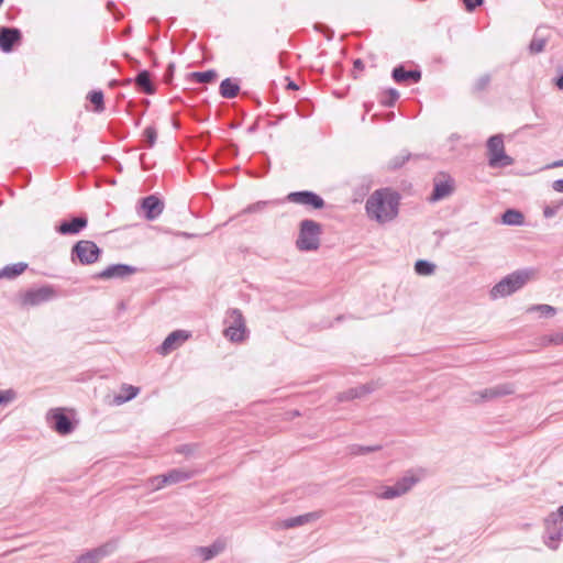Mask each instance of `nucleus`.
Masks as SVG:
<instances>
[{
  "label": "nucleus",
  "mask_w": 563,
  "mask_h": 563,
  "mask_svg": "<svg viewBox=\"0 0 563 563\" xmlns=\"http://www.w3.org/2000/svg\"><path fill=\"white\" fill-rule=\"evenodd\" d=\"M401 196L390 188L375 190L365 202L367 216L378 223H386L397 218Z\"/></svg>",
  "instance_id": "obj_1"
},
{
  "label": "nucleus",
  "mask_w": 563,
  "mask_h": 563,
  "mask_svg": "<svg viewBox=\"0 0 563 563\" xmlns=\"http://www.w3.org/2000/svg\"><path fill=\"white\" fill-rule=\"evenodd\" d=\"M534 273L536 271L533 268H523L508 274L493 286L489 291L490 297L497 299L515 294L525 287Z\"/></svg>",
  "instance_id": "obj_2"
},
{
  "label": "nucleus",
  "mask_w": 563,
  "mask_h": 563,
  "mask_svg": "<svg viewBox=\"0 0 563 563\" xmlns=\"http://www.w3.org/2000/svg\"><path fill=\"white\" fill-rule=\"evenodd\" d=\"M298 229L296 247L301 252L317 251L320 247L322 225L312 219H303Z\"/></svg>",
  "instance_id": "obj_3"
},
{
  "label": "nucleus",
  "mask_w": 563,
  "mask_h": 563,
  "mask_svg": "<svg viewBox=\"0 0 563 563\" xmlns=\"http://www.w3.org/2000/svg\"><path fill=\"white\" fill-rule=\"evenodd\" d=\"M101 255L102 249L90 240H79L70 250L71 262L80 265L95 264L100 260Z\"/></svg>",
  "instance_id": "obj_4"
},
{
  "label": "nucleus",
  "mask_w": 563,
  "mask_h": 563,
  "mask_svg": "<svg viewBox=\"0 0 563 563\" xmlns=\"http://www.w3.org/2000/svg\"><path fill=\"white\" fill-rule=\"evenodd\" d=\"M224 323L227 327L223 333L231 342H243L249 336L245 318L240 309H229Z\"/></svg>",
  "instance_id": "obj_5"
},
{
  "label": "nucleus",
  "mask_w": 563,
  "mask_h": 563,
  "mask_svg": "<svg viewBox=\"0 0 563 563\" xmlns=\"http://www.w3.org/2000/svg\"><path fill=\"white\" fill-rule=\"evenodd\" d=\"M22 307H36L57 297L53 285H43L38 288H29L19 295Z\"/></svg>",
  "instance_id": "obj_6"
},
{
  "label": "nucleus",
  "mask_w": 563,
  "mask_h": 563,
  "mask_svg": "<svg viewBox=\"0 0 563 563\" xmlns=\"http://www.w3.org/2000/svg\"><path fill=\"white\" fill-rule=\"evenodd\" d=\"M47 420L53 430L60 435L70 434L76 429L77 424L75 419L65 412L64 408L51 409L47 413Z\"/></svg>",
  "instance_id": "obj_7"
},
{
  "label": "nucleus",
  "mask_w": 563,
  "mask_h": 563,
  "mask_svg": "<svg viewBox=\"0 0 563 563\" xmlns=\"http://www.w3.org/2000/svg\"><path fill=\"white\" fill-rule=\"evenodd\" d=\"M287 201L301 205L310 210H321L325 207L324 199L312 190L291 191L286 197Z\"/></svg>",
  "instance_id": "obj_8"
},
{
  "label": "nucleus",
  "mask_w": 563,
  "mask_h": 563,
  "mask_svg": "<svg viewBox=\"0 0 563 563\" xmlns=\"http://www.w3.org/2000/svg\"><path fill=\"white\" fill-rule=\"evenodd\" d=\"M515 394V384L514 383H504L498 384L488 388H485L479 391H474L472 396L475 402L479 401H490L497 398H501L505 396H509Z\"/></svg>",
  "instance_id": "obj_9"
},
{
  "label": "nucleus",
  "mask_w": 563,
  "mask_h": 563,
  "mask_svg": "<svg viewBox=\"0 0 563 563\" xmlns=\"http://www.w3.org/2000/svg\"><path fill=\"white\" fill-rule=\"evenodd\" d=\"M137 272V268L130 264L115 263L107 266L101 272L92 276L93 279L110 280L124 279Z\"/></svg>",
  "instance_id": "obj_10"
},
{
  "label": "nucleus",
  "mask_w": 563,
  "mask_h": 563,
  "mask_svg": "<svg viewBox=\"0 0 563 563\" xmlns=\"http://www.w3.org/2000/svg\"><path fill=\"white\" fill-rule=\"evenodd\" d=\"M194 476V472L184 471L179 468H173L165 474L157 475L151 479L153 489L157 490L166 485L178 484L190 479Z\"/></svg>",
  "instance_id": "obj_11"
},
{
  "label": "nucleus",
  "mask_w": 563,
  "mask_h": 563,
  "mask_svg": "<svg viewBox=\"0 0 563 563\" xmlns=\"http://www.w3.org/2000/svg\"><path fill=\"white\" fill-rule=\"evenodd\" d=\"M545 534L543 541L545 545L552 550L559 548V541L563 536V527L558 522V516L555 512H551L544 519Z\"/></svg>",
  "instance_id": "obj_12"
},
{
  "label": "nucleus",
  "mask_w": 563,
  "mask_h": 563,
  "mask_svg": "<svg viewBox=\"0 0 563 563\" xmlns=\"http://www.w3.org/2000/svg\"><path fill=\"white\" fill-rule=\"evenodd\" d=\"M23 41V34L20 29L14 26H0V51L11 53Z\"/></svg>",
  "instance_id": "obj_13"
},
{
  "label": "nucleus",
  "mask_w": 563,
  "mask_h": 563,
  "mask_svg": "<svg viewBox=\"0 0 563 563\" xmlns=\"http://www.w3.org/2000/svg\"><path fill=\"white\" fill-rule=\"evenodd\" d=\"M88 225V217L85 213L71 216L69 219L62 220L55 230L60 235H77Z\"/></svg>",
  "instance_id": "obj_14"
},
{
  "label": "nucleus",
  "mask_w": 563,
  "mask_h": 563,
  "mask_svg": "<svg viewBox=\"0 0 563 563\" xmlns=\"http://www.w3.org/2000/svg\"><path fill=\"white\" fill-rule=\"evenodd\" d=\"M191 336V332L187 330H175L170 332L161 345L157 346L156 351L158 354L166 356L180 346Z\"/></svg>",
  "instance_id": "obj_15"
},
{
  "label": "nucleus",
  "mask_w": 563,
  "mask_h": 563,
  "mask_svg": "<svg viewBox=\"0 0 563 563\" xmlns=\"http://www.w3.org/2000/svg\"><path fill=\"white\" fill-rule=\"evenodd\" d=\"M422 73L419 67L407 69L405 64L395 66L391 70V78L398 85H412L421 80Z\"/></svg>",
  "instance_id": "obj_16"
},
{
  "label": "nucleus",
  "mask_w": 563,
  "mask_h": 563,
  "mask_svg": "<svg viewBox=\"0 0 563 563\" xmlns=\"http://www.w3.org/2000/svg\"><path fill=\"white\" fill-rule=\"evenodd\" d=\"M117 549V543L114 541H109L100 547L88 550L85 553L80 554L76 559V563H89V562H98L109 555H111Z\"/></svg>",
  "instance_id": "obj_17"
},
{
  "label": "nucleus",
  "mask_w": 563,
  "mask_h": 563,
  "mask_svg": "<svg viewBox=\"0 0 563 563\" xmlns=\"http://www.w3.org/2000/svg\"><path fill=\"white\" fill-rule=\"evenodd\" d=\"M140 205L147 221L157 219L164 210V201L157 195H148L142 198Z\"/></svg>",
  "instance_id": "obj_18"
},
{
  "label": "nucleus",
  "mask_w": 563,
  "mask_h": 563,
  "mask_svg": "<svg viewBox=\"0 0 563 563\" xmlns=\"http://www.w3.org/2000/svg\"><path fill=\"white\" fill-rule=\"evenodd\" d=\"M441 176L443 179L434 178L433 189L429 198L432 202L440 201L452 195L454 191L453 178L445 174H441Z\"/></svg>",
  "instance_id": "obj_19"
},
{
  "label": "nucleus",
  "mask_w": 563,
  "mask_h": 563,
  "mask_svg": "<svg viewBox=\"0 0 563 563\" xmlns=\"http://www.w3.org/2000/svg\"><path fill=\"white\" fill-rule=\"evenodd\" d=\"M133 82L139 92L152 95L156 90V86L152 80L151 73L146 69L140 70L133 79Z\"/></svg>",
  "instance_id": "obj_20"
},
{
  "label": "nucleus",
  "mask_w": 563,
  "mask_h": 563,
  "mask_svg": "<svg viewBox=\"0 0 563 563\" xmlns=\"http://www.w3.org/2000/svg\"><path fill=\"white\" fill-rule=\"evenodd\" d=\"M319 518H320V514L317 511L307 512L303 515H299V516L287 518V519L283 520L282 527L284 529H292V528L301 527L303 525L312 522Z\"/></svg>",
  "instance_id": "obj_21"
},
{
  "label": "nucleus",
  "mask_w": 563,
  "mask_h": 563,
  "mask_svg": "<svg viewBox=\"0 0 563 563\" xmlns=\"http://www.w3.org/2000/svg\"><path fill=\"white\" fill-rule=\"evenodd\" d=\"M240 90V80L238 78H225L219 86V93L224 99L235 98L239 96Z\"/></svg>",
  "instance_id": "obj_22"
},
{
  "label": "nucleus",
  "mask_w": 563,
  "mask_h": 563,
  "mask_svg": "<svg viewBox=\"0 0 563 563\" xmlns=\"http://www.w3.org/2000/svg\"><path fill=\"white\" fill-rule=\"evenodd\" d=\"M542 26H538L528 46V51L531 55L540 54L544 51L549 36L542 34Z\"/></svg>",
  "instance_id": "obj_23"
},
{
  "label": "nucleus",
  "mask_w": 563,
  "mask_h": 563,
  "mask_svg": "<svg viewBox=\"0 0 563 563\" xmlns=\"http://www.w3.org/2000/svg\"><path fill=\"white\" fill-rule=\"evenodd\" d=\"M29 268V264L25 262H19L5 265L0 269V279H15L22 275Z\"/></svg>",
  "instance_id": "obj_24"
},
{
  "label": "nucleus",
  "mask_w": 563,
  "mask_h": 563,
  "mask_svg": "<svg viewBox=\"0 0 563 563\" xmlns=\"http://www.w3.org/2000/svg\"><path fill=\"white\" fill-rule=\"evenodd\" d=\"M500 220L505 225H522L525 223V216L518 209L508 208L501 213Z\"/></svg>",
  "instance_id": "obj_25"
},
{
  "label": "nucleus",
  "mask_w": 563,
  "mask_h": 563,
  "mask_svg": "<svg viewBox=\"0 0 563 563\" xmlns=\"http://www.w3.org/2000/svg\"><path fill=\"white\" fill-rule=\"evenodd\" d=\"M514 158L505 152V147L488 157V166L492 168H504L514 164Z\"/></svg>",
  "instance_id": "obj_26"
},
{
  "label": "nucleus",
  "mask_w": 563,
  "mask_h": 563,
  "mask_svg": "<svg viewBox=\"0 0 563 563\" xmlns=\"http://www.w3.org/2000/svg\"><path fill=\"white\" fill-rule=\"evenodd\" d=\"M224 550V544L217 540L208 547H197L196 552L202 556L203 561H210Z\"/></svg>",
  "instance_id": "obj_27"
},
{
  "label": "nucleus",
  "mask_w": 563,
  "mask_h": 563,
  "mask_svg": "<svg viewBox=\"0 0 563 563\" xmlns=\"http://www.w3.org/2000/svg\"><path fill=\"white\" fill-rule=\"evenodd\" d=\"M140 393V388L133 385H122V393L114 396L113 402L115 405L125 404L132 399H134Z\"/></svg>",
  "instance_id": "obj_28"
},
{
  "label": "nucleus",
  "mask_w": 563,
  "mask_h": 563,
  "mask_svg": "<svg viewBox=\"0 0 563 563\" xmlns=\"http://www.w3.org/2000/svg\"><path fill=\"white\" fill-rule=\"evenodd\" d=\"M383 449L382 444L374 445H362V444H351L346 446L347 454L352 456L366 455L373 452L380 451Z\"/></svg>",
  "instance_id": "obj_29"
},
{
  "label": "nucleus",
  "mask_w": 563,
  "mask_h": 563,
  "mask_svg": "<svg viewBox=\"0 0 563 563\" xmlns=\"http://www.w3.org/2000/svg\"><path fill=\"white\" fill-rule=\"evenodd\" d=\"M189 77L198 84H207L216 81L218 73L216 69H208L205 71H194Z\"/></svg>",
  "instance_id": "obj_30"
},
{
  "label": "nucleus",
  "mask_w": 563,
  "mask_h": 563,
  "mask_svg": "<svg viewBox=\"0 0 563 563\" xmlns=\"http://www.w3.org/2000/svg\"><path fill=\"white\" fill-rule=\"evenodd\" d=\"M486 147L488 157L503 150L505 147L503 134H495L489 136L486 142Z\"/></svg>",
  "instance_id": "obj_31"
},
{
  "label": "nucleus",
  "mask_w": 563,
  "mask_h": 563,
  "mask_svg": "<svg viewBox=\"0 0 563 563\" xmlns=\"http://www.w3.org/2000/svg\"><path fill=\"white\" fill-rule=\"evenodd\" d=\"M435 264L428 260H418L415 263V272L420 276H430L435 272Z\"/></svg>",
  "instance_id": "obj_32"
},
{
  "label": "nucleus",
  "mask_w": 563,
  "mask_h": 563,
  "mask_svg": "<svg viewBox=\"0 0 563 563\" xmlns=\"http://www.w3.org/2000/svg\"><path fill=\"white\" fill-rule=\"evenodd\" d=\"M157 140V131L153 125L145 128L142 134V147L152 148Z\"/></svg>",
  "instance_id": "obj_33"
},
{
  "label": "nucleus",
  "mask_w": 563,
  "mask_h": 563,
  "mask_svg": "<svg viewBox=\"0 0 563 563\" xmlns=\"http://www.w3.org/2000/svg\"><path fill=\"white\" fill-rule=\"evenodd\" d=\"M208 109L209 108H185L187 114L198 122H203L209 119L210 112Z\"/></svg>",
  "instance_id": "obj_34"
},
{
  "label": "nucleus",
  "mask_w": 563,
  "mask_h": 563,
  "mask_svg": "<svg viewBox=\"0 0 563 563\" xmlns=\"http://www.w3.org/2000/svg\"><path fill=\"white\" fill-rule=\"evenodd\" d=\"M411 158V153L404 151L401 154L396 155L393 157L388 163V169L390 170H397L401 168L406 162H408Z\"/></svg>",
  "instance_id": "obj_35"
},
{
  "label": "nucleus",
  "mask_w": 563,
  "mask_h": 563,
  "mask_svg": "<svg viewBox=\"0 0 563 563\" xmlns=\"http://www.w3.org/2000/svg\"><path fill=\"white\" fill-rule=\"evenodd\" d=\"M527 311H539L545 318H551L556 313V309L553 306L545 303L533 305Z\"/></svg>",
  "instance_id": "obj_36"
},
{
  "label": "nucleus",
  "mask_w": 563,
  "mask_h": 563,
  "mask_svg": "<svg viewBox=\"0 0 563 563\" xmlns=\"http://www.w3.org/2000/svg\"><path fill=\"white\" fill-rule=\"evenodd\" d=\"M395 118V112L393 111H377L372 113L371 121L373 123H384L390 122Z\"/></svg>",
  "instance_id": "obj_37"
},
{
  "label": "nucleus",
  "mask_w": 563,
  "mask_h": 563,
  "mask_svg": "<svg viewBox=\"0 0 563 563\" xmlns=\"http://www.w3.org/2000/svg\"><path fill=\"white\" fill-rule=\"evenodd\" d=\"M418 482V478L415 477V476H404L401 478H399L396 484L398 486V488L400 489V492H402V494H406L408 490L411 489V487Z\"/></svg>",
  "instance_id": "obj_38"
},
{
  "label": "nucleus",
  "mask_w": 563,
  "mask_h": 563,
  "mask_svg": "<svg viewBox=\"0 0 563 563\" xmlns=\"http://www.w3.org/2000/svg\"><path fill=\"white\" fill-rule=\"evenodd\" d=\"M385 98L380 101V106H394L399 99V91L395 88H389L384 92Z\"/></svg>",
  "instance_id": "obj_39"
},
{
  "label": "nucleus",
  "mask_w": 563,
  "mask_h": 563,
  "mask_svg": "<svg viewBox=\"0 0 563 563\" xmlns=\"http://www.w3.org/2000/svg\"><path fill=\"white\" fill-rule=\"evenodd\" d=\"M199 449L198 443H186L176 448V453L183 454L186 457L194 456Z\"/></svg>",
  "instance_id": "obj_40"
},
{
  "label": "nucleus",
  "mask_w": 563,
  "mask_h": 563,
  "mask_svg": "<svg viewBox=\"0 0 563 563\" xmlns=\"http://www.w3.org/2000/svg\"><path fill=\"white\" fill-rule=\"evenodd\" d=\"M401 495H404V494H402V492H400V489L398 488L396 483L391 486H385L383 492L380 493V497L383 499H394Z\"/></svg>",
  "instance_id": "obj_41"
},
{
  "label": "nucleus",
  "mask_w": 563,
  "mask_h": 563,
  "mask_svg": "<svg viewBox=\"0 0 563 563\" xmlns=\"http://www.w3.org/2000/svg\"><path fill=\"white\" fill-rule=\"evenodd\" d=\"M87 100H89L92 106H104V95L102 90L89 91L87 95Z\"/></svg>",
  "instance_id": "obj_42"
},
{
  "label": "nucleus",
  "mask_w": 563,
  "mask_h": 563,
  "mask_svg": "<svg viewBox=\"0 0 563 563\" xmlns=\"http://www.w3.org/2000/svg\"><path fill=\"white\" fill-rule=\"evenodd\" d=\"M490 82V76L488 74H485L481 76L474 84V91H483L487 88V86Z\"/></svg>",
  "instance_id": "obj_43"
},
{
  "label": "nucleus",
  "mask_w": 563,
  "mask_h": 563,
  "mask_svg": "<svg viewBox=\"0 0 563 563\" xmlns=\"http://www.w3.org/2000/svg\"><path fill=\"white\" fill-rule=\"evenodd\" d=\"M267 205L266 201H257L255 203L249 205L245 209L242 210V214H249V213H255L262 211L265 206Z\"/></svg>",
  "instance_id": "obj_44"
},
{
  "label": "nucleus",
  "mask_w": 563,
  "mask_h": 563,
  "mask_svg": "<svg viewBox=\"0 0 563 563\" xmlns=\"http://www.w3.org/2000/svg\"><path fill=\"white\" fill-rule=\"evenodd\" d=\"M355 389L357 390L358 398H362L375 390V385L373 383L363 384L360 386H356Z\"/></svg>",
  "instance_id": "obj_45"
},
{
  "label": "nucleus",
  "mask_w": 563,
  "mask_h": 563,
  "mask_svg": "<svg viewBox=\"0 0 563 563\" xmlns=\"http://www.w3.org/2000/svg\"><path fill=\"white\" fill-rule=\"evenodd\" d=\"M15 397V391L12 389L0 390V406H3Z\"/></svg>",
  "instance_id": "obj_46"
},
{
  "label": "nucleus",
  "mask_w": 563,
  "mask_h": 563,
  "mask_svg": "<svg viewBox=\"0 0 563 563\" xmlns=\"http://www.w3.org/2000/svg\"><path fill=\"white\" fill-rule=\"evenodd\" d=\"M356 398H358V396H357V390L355 389V387L350 388L346 391H343L339 396L340 401H347V400H353Z\"/></svg>",
  "instance_id": "obj_47"
},
{
  "label": "nucleus",
  "mask_w": 563,
  "mask_h": 563,
  "mask_svg": "<svg viewBox=\"0 0 563 563\" xmlns=\"http://www.w3.org/2000/svg\"><path fill=\"white\" fill-rule=\"evenodd\" d=\"M465 10L467 12L475 11L476 8L481 7L484 3V0H462Z\"/></svg>",
  "instance_id": "obj_48"
},
{
  "label": "nucleus",
  "mask_w": 563,
  "mask_h": 563,
  "mask_svg": "<svg viewBox=\"0 0 563 563\" xmlns=\"http://www.w3.org/2000/svg\"><path fill=\"white\" fill-rule=\"evenodd\" d=\"M103 161L106 163H108L112 168H114L117 172L121 173L122 172V165L120 164V162H118L115 158L109 156V155H106L103 156Z\"/></svg>",
  "instance_id": "obj_49"
},
{
  "label": "nucleus",
  "mask_w": 563,
  "mask_h": 563,
  "mask_svg": "<svg viewBox=\"0 0 563 563\" xmlns=\"http://www.w3.org/2000/svg\"><path fill=\"white\" fill-rule=\"evenodd\" d=\"M174 73H175V64L169 63L164 73V81L169 84L174 77Z\"/></svg>",
  "instance_id": "obj_50"
},
{
  "label": "nucleus",
  "mask_w": 563,
  "mask_h": 563,
  "mask_svg": "<svg viewBox=\"0 0 563 563\" xmlns=\"http://www.w3.org/2000/svg\"><path fill=\"white\" fill-rule=\"evenodd\" d=\"M294 109H295V112H296L297 117L309 118L312 114V110L314 108H299V107H296Z\"/></svg>",
  "instance_id": "obj_51"
},
{
  "label": "nucleus",
  "mask_w": 563,
  "mask_h": 563,
  "mask_svg": "<svg viewBox=\"0 0 563 563\" xmlns=\"http://www.w3.org/2000/svg\"><path fill=\"white\" fill-rule=\"evenodd\" d=\"M240 96L242 100H253L257 107L262 106V101L247 91H243Z\"/></svg>",
  "instance_id": "obj_52"
},
{
  "label": "nucleus",
  "mask_w": 563,
  "mask_h": 563,
  "mask_svg": "<svg viewBox=\"0 0 563 563\" xmlns=\"http://www.w3.org/2000/svg\"><path fill=\"white\" fill-rule=\"evenodd\" d=\"M556 212H558V207L545 206L543 208V216L548 219L554 217L556 214Z\"/></svg>",
  "instance_id": "obj_53"
},
{
  "label": "nucleus",
  "mask_w": 563,
  "mask_h": 563,
  "mask_svg": "<svg viewBox=\"0 0 563 563\" xmlns=\"http://www.w3.org/2000/svg\"><path fill=\"white\" fill-rule=\"evenodd\" d=\"M552 188L553 190L558 191V192H563V179L560 178V179H556L552 183Z\"/></svg>",
  "instance_id": "obj_54"
},
{
  "label": "nucleus",
  "mask_w": 563,
  "mask_h": 563,
  "mask_svg": "<svg viewBox=\"0 0 563 563\" xmlns=\"http://www.w3.org/2000/svg\"><path fill=\"white\" fill-rule=\"evenodd\" d=\"M553 81L558 89L563 90V70L553 79Z\"/></svg>",
  "instance_id": "obj_55"
},
{
  "label": "nucleus",
  "mask_w": 563,
  "mask_h": 563,
  "mask_svg": "<svg viewBox=\"0 0 563 563\" xmlns=\"http://www.w3.org/2000/svg\"><path fill=\"white\" fill-rule=\"evenodd\" d=\"M353 67L354 69L356 70H363L364 69V63L361 58H356L354 62H353Z\"/></svg>",
  "instance_id": "obj_56"
},
{
  "label": "nucleus",
  "mask_w": 563,
  "mask_h": 563,
  "mask_svg": "<svg viewBox=\"0 0 563 563\" xmlns=\"http://www.w3.org/2000/svg\"><path fill=\"white\" fill-rule=\"evenodd\" d=\"M555 167H563V159L554 161L553 163L547 165L545 168H555Z\"/></svg>",
  "instance_id": "obj_57"
},
{
  "label": "nucleus",
  "mask_w": 563,
  "mask_h": 563,
  "mask_svg": "<svg viewBox=\"0 0 563 563\" xmlns=\"http://www.w3.org/2000/svg\"><path fill=\"white\" fill-rule=\"evenodd\" d=\"M126 106L132 107V106H137V104L131 100L128 102ZM139 106H150V101L147 99H143Z\"/></svg>",
  "instance_id": "obj_58"
},
{
  "label": "nucleus",
  "mask_w": 563,
  "mask_h": 563,
  "mask_svg": "<svg viewBox=\"0 0 563 563\" xmlns=\"http://www.w3.org/2000/svg\"><path fill=\"white\" fill-rule=\"evenodd\" d=\"M287 89L297 90L298 89V85L295 81L289 80L288 84H287Z\"/></svg>",
  "instance_id": "obj_59"
},
{
  "label": "nucleus",
  "mask_w": 563,
  "mask_h": 563,
  "mask_svg": "<svg viewBox=\"0 0 563 563\" xmlns=\"http://www.w3.org/2000/svg\"><path fill=\"white\" fill-rule=\"evenodd\" d=\"M555 515L558 516V520L561 519L563 521V505L558 508Z\"/></svg>",
  "instance_id": "obj_60"
},
{
  "label": "nucleus",
  "mask_w": 563,
  "mask_h": 563,
  "mask_svg": "<svg viewBox=\"0 0 563 563\" xmlns=\"http://www.w3.org/2000/svg\"><path fill=\"white\" fill-rule=\"evenodd\" d=\"M172 120H173V125H174V128H175V129H179V128H180V122H179V120L177 119V117H176V115H173V117H172Z\"/></svg>",
  "instance_id": "obj_61"
},
{
  "label": "nucleus",
  "mask_w": 563,
  "mask_h": 563,
  "mask_svg": "<svg viewBox=\"0 0 563 563\" xmlns=\"http://www.w3.org/2000/svg\"><path fill=\"white\" fill-rule=\"evenodd\" d=\"M119 310L124 311L126 309V305L124 301H120L118 305Z\"/></svg>",
  "instance_id": "obj_62"
},
{
  "label": "nucleus",
  "mask_w": 563,
  "mask_h": 563,
  "mask_svg": "<svg viewBox=\"0 0 563 563\" xmlns=\"http://www.w3.org/2000/svg\"><path fill=\"white\" fill-rule=\"evenodd\" d=\"M107 8H108L109 11H112V9L115 8V4L112 1H109L107 3Z\"/></svg>",
  "instance_id": "obj_63"
},
{
  "label": "nucleus",
  "mask_w": 563,
  "mask_h": 563,
  "mask_svg": "<svg viewBox=\"0 0 563 563\" xmlns=\"http://www.w3.org/2000/svg\"><path fill=\"white\" fill-rule=\"evenodd\" d=\"M92 111L97 112V113H100L102 112L106 108H101V107H98V108H90Z\"/></svg>",
  "instance_id": "obj_64"
}]
</instances>
